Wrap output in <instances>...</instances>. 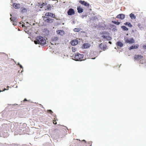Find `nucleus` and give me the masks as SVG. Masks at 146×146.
<instances>
[{"label": "nucleus", "instance_id": "nucleus-30", "mask_svg": "<svg viewBox=\"0 0 146 146\" xmlns=\"http://www.w3.org/2000/svg\"><path fill=\"white\" fill-rule=\"evenodd\" d=\"M51 8V6L49 5L47 7V9L48 10H50Z\"/></svg>", "mask_w": 146, "mask_h": 146}, {"label": "nucleus", "instance_id": "nucleus-18", "mask_svg": "<svg viewBox=\"0 0 146 146\" xmlns=\"http://www.w3.org/2000/svg\"><path fill=\"white\" fill-rule=\"evenodd\" d=\"M116 44L117 46H119L120 47H122L123 45L122 43L120 41L117 42Z\"/></svg>", "mask_w": 146, "mask_h": 146}, {"label": "nucleus", "instance_id": "nucleus-17", "mask_svg": "<svg viewBox=\"0 0 146 146\" xmlns=\"http://www.w3.org/2000/svg\"><path fill=\"white\" fill-rule=\"evenodd\" d=\"M77 9L79 13H81L83 11V9L80 6L77 7Z\"/></svg>", "mask_w": 146, "mask_h": 146}, {"label": "nucleus", "instance_id": "nucleus-4", "mask_svg": "<svg viewBox=\"0 0 146 146\" xmlns=\"http://www.w3.org/2000/svg\"><path fill=\"white\" fill-rule=\"evenodd\" d=\"M124 39L125 42L127 43L132 44L134 43L135 42L133 38H128L127 37H125Z\"/></svg>", "mask_w": 146, "mask_h": 146}, {"label": "nucleus", "instance_id": "nucleus-16", "mask_svg": "<svg viewBox=\"0 0 146 146\" xmlns=\"http://www.w3.org/2000/svg\"><path fill=\"white\" fill-rule=\"evenodd\" d=\"M139 47V45L138 44H136L135 45H132L129 47V49L130 50L133 49L137 48Z\"/></svg>", "mask_w": 146, "mask_h": 146}, {"label": "nucleus", "instance_id": "nucleus-37", "mask_svg": "<svg viewBox=\"0 0 146 146\" xmlns=\"http://www.w3.org/2000/svg\"><path fill=\"white\" fill-rule=\"evenodd\" d=\"M24 102H25V101H27V100L26 99H25L24 100H23Z\"/></svg>", "mask_w": 146, "mask_h": 146}, {"label": "nucleus", "instance_id": "nucleus-2", "mask_svg": "<svg viewBox=\"0 0 146 146\" xmlns=\"http://www.w3.org/2000/svg\"><path fill=\"white\" fill-rule=\"evenodd\" d=\"M84 55L79 53H76L74 56H72L74 60L77 61H81L84 60Z\"/></svg>", "mask_w": 146, "mask_h": 146}, {"label": "nucleus", "instance_id": "nucleus-14", "mask_svg": "<svg viewBox=\"0 0 146 146\" xmlns=\"http://www.w3.org/2000/svg\"><path fill=\"white\" fill-rule=\"evenodd\" d=\"M45 15L46 16H50L53 18L55 17V15L54 14L49 12L46 13Z\"/></svg>", "mask_w": 146, "mask_h": 146}, {"label": "nucleus", "instance_id": "nucleus-23", "mask_svg": "<svg viewBox=\"0 0 146 146\" xmlns=\"http://www.w3.org/2000/svg\"><path fill=\"white\" fill-rule=\"evenodd\" d=\"M10 20L11 21H13V22H15L16 21L17 19L15 17H11L10 18Z\"/></svg>", "mask_w": 146, "mask_h": 146}, {"label": "nucleus", "instance_id": "nucleus-22", "mask_svg": "<svg viewBox=\"0 0 146 146\" xmlns=\"http://www.w3.org/2000/svg\"><path fill=\"white\" fill-rule=\"evenodd\" d=\"M121 27L124 31H127L128 30V29L125 26H122Z\"/></svg>", "mask_w": 146, "mask_h": 146}, {"label": "nucleus", "instance_id": "nucleus-29", "mask_svg": "<svg viewBox=\"0 0 146 146\" xmlns=\"http://www.w3.org/2000/svg\"><path fill=\"white\" fill-rule=\"evenodd\" d=\"M47 4V3L46 2L45 3H43L41 6L42 7L43 6L46 5Z\"/></svg>", "mask_w": 146, "mask_h": 146}, {"label": "nucleus", "instance_id": "nucleus-5", "mask_svg": "<svg viewBox=\"0 0 146 146\" xmlns=\"http://www.w3.org/2000/svg\"><path fill=\"white\" fill-rule=\"evenodd\" d=\"M58 39V38L57 37L55 36L52 37L51 39V44H52L54 45L56 44V42Z\"/></svg>", "mask_w": 146, "mask_h": 146}, {"label": "nucleus", "instance_id": "nucleus-25", "mask_svg": "<svg viewBox=\"0 0 146 146\" xmlns=\"http://www.w3.org/2000/svg\"><path fill=\"white\" fill-rule=\"evenodd\" d=\"M72 51L73 52H74L76 51V49L75 47H72Z\"/></svg>", "mask_w": 146, "mask_h": 146}, {"label": "nucleus", "instance_id": "nucleus-6", "mask_svg": "<svg viewBox=\"0 0 146 146\" xmlns=\"http://www.w3.org/2000/svg\"><path fill=\"white\" fill-rule=\"evenodd\" d=\"M44 21L48 23H51L53 21L54 19H50L47 17H45L44 18Z\"/></svg>", "mask_w": 146, "mask_h": 146}, {"label": "nucleus", "instance_id": "nucleus-1", "mask_svg": "<svg viewBox=\"0 0 146 146\" xmlns=\"http://www.w3.org/2000/svg\"><path fill=\"white\" fill-rule=\"evenodd\" d=\"M34 42L35 44H38L43 45L45 44L46 41L43 37L39 36L36 38V40L34 41Z\"/></svg>", "mask_w": 146, "mask_h": 146}, {"label": "nucleus", "instance_id": "nucleus-19", "mask_svg": "<svg viewBox=\"0 0 146 146\" xmlns=\"http://www.w3.org/2000/svg\"><path fill=\"white\" fill-rule=\"evenodd\" d=\"M13 6L15 9H18L20 7L19 5L16 3H15L13 4Z\"/></svg>", "mask_w": 146, "mask_h": 146}, {"label": "nucleus", "instance_id": "nucleus-7", "mask_svg": "<svg viewBox=\"0 0 146 146\" xmlns=\"http://www.w3.org/2000/svg\"><path fill=\"white\" fill-rule=\"evenodd\" d=\"M68 15H72L75 14L74 10L72 8L70 9L67 12Z\"/></svg>", "mask_w": 146, "mask_h": 146}, {"label": "nucleus", "instance_id": "nucleus-31", "mask_svg": "<svg viewBox=\"0 0 146 146\" xmlns=\"http://www.w3.org/2000/svg\"><path fill=\"white\" fill-rule=\"evenodd\" d=\"M143 48L145 49H146V44L144 45L143 46Z\"/></svg>", "mask_w": 146, "mask_h": 146}, {"label": "nucleus", "instance_id": "nucleus-33", "mask_svg": "<svg viewBox=\"0 0 146 146\" xmlns=\"http://www.w3.org/2000/svg\"><path fill=\"white\" fill-rule=\"evenodd\" d=\"M17 23L15 21V22L13 24L14 25H16L17 24Z\"/></svg>", "mask_w": 146, "mask_h": 146}, {"label": "nucleus", "instance_id": "nucleus-9", "mask_svg": "<svg viewBox=\"0 0 146 146\" xmlns=\"http://www.w3.org/2000/svg\"><path fill=\"white\" fill-rule=\"evenodd\" d=\"M125 17V15L123 14H120L116 16V18L121 20L123 19Z\"/></svg>", "mask_w": 146, "mask_h": 146}, {"label": "nucleus", "instance_id": "nucleus-36", "mask_svg": "<svg viewBox=\"0 0 146 146\" xmlns=\"http://www.w3.org/2000/svg\"><path fill=\"white\" fill-rule=\"evenodd\" d=\"M82 141H84V142L85 143H86V140H82Z\"/></svg>", "mask_w": 146, "mask_h": 146}, {"label": "nucleus", "instance_id": "nucleus-26", "mask_svg": "<svg viewBox=\"0 0 146 146\" xmlns=\"http://www.w3.org/2000/svg\"><path fill=\"white\" fill-rule=\"evenodd\" d=\"M47 112L48 113H50L51 114H52L53 113V111L51 110H48Z\"/></svg>", "mask_w": 146, "mask_h": 146}, {"label": "nucleus", "instance_id": "nucleus-24", "mask_svg": "<svg viewBox=\"0 0 146 146\" xmlns=\"http://www.w3.org/2000/svg\"><path fill=\"white\" fill-rule=\"evenodd\" d=\"M112 23L117 25H118L120 24V22L113 21H112Z\"/></svg>", "mask_w": 146, "mask_h": 146}, {"label": "nucleus", "instance_id": "nucleus-13", "mask_svg": "<svg viewBox=\"0 0 146 146\" xmlns=\"http://www.w3.org/2000/svg\"><path fill=\"white\" fill-rule=\"evenodd\" d=\"M102 37L104 39L108 40H110L111 39V37L109 35H103L102 36Z\"/></svg>", "mask_w": 146, "mask_h": 146}, {"label": "nucleus", "instance_id": "nucleus-34", "mask_svg": "<svg viewBox=\"0 0 146 146\" xmlns=\"http://www.w3.org/2000/svg\"><path fill=\"white\" fill-rule=\"evenodd\" d=\"M106 2L107 3H109L110 2V1L108 0H106Z\"/></svg>", "mask_w": 146, "mask_h": 146}, {"label": "nucleus", "instance_id": "nucleus-39", "mask_svg": "<svg viewBox=\"0 0 146 146\" xmlns=\"http://www.w3.org/2000/svg\"><path fill=\"white\" fill-rule=\"evenodd\" d=\"M1 91L0 90V92H1Z\"/></svg>", "mask_w": 146, "mask_h": 146}, {"label": "nucleus", "instance_id": "nucleus-10", "mask_svg": "<svg viewBox=\"0 0 146 146\" xmlns=\"http://www.w3.org/2000/svg\"><path fill=\"white\" fill-rule=\"evenodd\" d=\"M78 43V41L77 40L75 39L71 41L70 43L73 46H75L77 45Z\"/></svg>", "mask_w": 146, "mask_h": 146}, {"label": "nucleus", "instance_id": "nucleus-3", "mask_svg": "<svg viewBox=\"0 0 146 146\" xmlns=\"http://www.w3.org/2000/svg\"><path fill=\"white\" fill-rule=\"evenodd\" d=\"M134 58L135 60L139 61L140 63L143 64L145 62L143 56L141 55H136L134 56Z\"/></svg>", "mask_w": 146, "mask_h": 146}, {"label": "nucleus", "instance_id": "nucleus-20", "mask_svg": "<svg viewBox=\"0 0 146 146\" xmlns=\"http://www.w3.org/2000/svg\"><path fill=\"white\" fill-rule=\"evenodd\" d=\"M124 24L125 25H127L129 26L130 27H132V25H131V24L129 22H126L125 23H124Z\"/></svg>", "mask_w": 146, "mask_h": 146}, {"label": "nucleus", "instance_id": "nucleus-27", "mask_svg": "<svg viewBox=\"0 0 146 146\" xmlns=\"http://www.w3.org/2000/svg\"><path fill=\"white\" fill-rule=\"evenodd\" d=\"M57 120L55 119V118H54V119H53V123L54 124H57V123L56 122V121Z\"/></svg>", "mask_w": 146, "mask_h": 146}, {"label": "nucleus", "instance_id": "nucleus-35", "mask_svg": "<svg viewBox=\"0 0 146 146\" xmlns=\"http://www.w3.org/2000/svg\"><path fill=\"white\" fill-rule=\"evenodd\" d=\"M8 87H9V86H7L8 88ZM8 90V89H7H7H5H5H4V90H3V91H5V90Z\"/></svg>", "mask_w": 146, "mask_h": 146}, {"label": "nucleus", "instance_id": "nucleus-12", "mask_svg": "<svg viewBox=\"0 0 146 146\" xmlns=\"http://www.w3.org/2000/svg\"><path fill=\"white\" fill-rule=\"evenodd\" d=\"M58 34L59 35L61 36H63L65 34L64 32L62 30H59L56 31Z\"/></svg>", "mask_w": 146, "mask_h": 146}, {"label": "nucleus", "instance_id": "nucleus-15", "mask_svg": "<svg viewBox=\"0 0 146 146\" xmlns=\"http://www.w3.org/2000/svg\"><path fill=\"white\" fill-rule=\"evenodd\" d=\"M100 47L104 50H105L106 48V46L105 44H103L102 43L100 44L99 45Z\"/></svg>", "mask_w": 146, "mask_h": 146}, {"label": "nucleus", "instance_id": "nucleus-21", "mask_svg": "<svg viewBox=\"0 0 146 146\" xmlns=\"http://www.w3.org/2000/svg\"><path fill=\"white\" fill-rule=\"evenodd\" d=\"M129 16L131 19H133V18L135 19L136 18L135 16L132 13L130 14Z\"/></svg>", "mask_w": 146, "mask_h": 146}, {"label": "nucleus", "instance_id": "nucleus-28", "mask_svg": "<svg viewBox=\"0 0 146 146\" xmlns=\"http://www.w3.org/2000/svg\"><path fill=\"white\" fill-rule=\"evenodd\" d=\"M80 30L79 29L75 28L74 29V31L75 32H78L80 31Z\"/></svg>", "mask_w": 146, "mask_h": 146}, {"label": "nucleus", "instance_id": "nucleus-38", "mask_svg": "<svg viewBox=\"0 0 146 146\" xmlns=\"http://www.w3.org/2000/svg\"><path fill=\"white\" fill-rule=\"evenodd\" d=\"M109 43L110 44H111V42L110 41H109Z\"/></svg>", "mask_w": 146, "mask_h": 146}, {"label": "nucleus", "instance_id": "nucleus-32", "mask_svg": "<svg viewBox=\"0 0 146 146\" xmlns=\"http://www.w3.org/2000/svg\"><path fill=\"white\" fill-rule=\"evenodd\" d=\"M18 64L19 66L21 68H23V67L19 63H18Z\"/></svg>", "mask_w": 146, "mask_h": 146}, {"label": "nucleus", "instance_id": "nucleus-11", "mask_svg": "<svg viewBox=\"0 0 146 146\" xmlns=\"http://www.w3.org/2000/svg\"><path fill=\"white\" fill-rule=\"evenodd\" d=\"M90 46V45L88 43H85L82 46V48H89Z\"/></svg>", "mask_w": 146, "mask_h": 146}, {"label": "nucleus", "instance_id": "nucleus-8", "mask_svg": "<svg viewBox=\"0 0 146 146\" xmlns=\"http://www.w3.org/2000/svg\"><path fill=\"white\" fill-rule=\"evenodd\" d=\"M79 2L81 4L88 7H89L90 6V4L85 1L80 0L79 1Z\"/></svg>", "mask_w": 146, "mask_h": 146}]
</instances>
